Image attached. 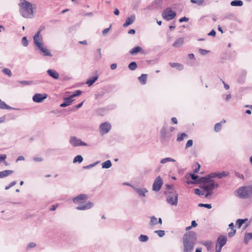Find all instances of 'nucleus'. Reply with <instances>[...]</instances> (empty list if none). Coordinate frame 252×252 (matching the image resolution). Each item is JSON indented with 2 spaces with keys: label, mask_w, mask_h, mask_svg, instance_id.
<instances>
[{
  "label": "nucleus",
  "mask_w": 252,
  "mask_h": 252,
  "mask_svg": "<svg viewBox=\"0 0 252 252\" xmlns=\"http://www.w3.org/2000/svg\"><path fill=\"white\" fill-rule=\"evenodd\" d=\"M18 5L19 13L22 17L25 18H32L33 17V8L31 2L26 0H20Z\"/></svg>",
  "instance_id": "nucleus-1"
},
{
  "label": "nucleus",
  "mask_w": 252,
  "mask_h": 252,
  "mask_svg": "<svg viewBox=\"0 0 252 252\" xmlns=\"http://www.w3.org/2000/svg\"><path fill=\"white\" fill-rule=\"evenodd\" d=\"M40 31H38L33 36V41L34 44L40 50V54L43 56L52 57L50 51L44 46V44L42 41V37L40 36Z\"/></svg>",
  "instance_id": "nucleus-2"
},
{
  "label": "nucleus",
  "mask_w": 252,
  "mask_h": 252,
  "mask_svg": "<svg viewBox=\"0 0 252 252\" xmlns=\"http://www.w3.org/2000/svg\"><path fill=\"white\" fill-rule=\"evenodd\" d=\"M234 192L235 195L241 199L249 198L252 194V185L241 187L235 190Z\"/></svg>",
  "instance_id": "nucleus-3"
},
{
  "label": "nucleus",
  "mask_w": 252,
  "mask_h": 252,
  "mask_svg": "<svg viewBox=\"0 0 252 252\" xmlns=\"http://www.w3.org/2000/svg\"><path fill=\"white\" fill-rule=\"evenodd\" d=\"M167 188L171 189V190L169 191L166 196L167 202L171 205L176 206L178 203V194L176 190L172 189L170 185H167Z\"/></svg>",
  "instance_id": "nucleus-4"
},
{
  "label": "nucleus",
  "mask_w": 252,
  "mask_h": 252,
  "mask_svg": "<svg viewBox=\"0 0 252 252\" xmlns=\"http://www.w3.org/2000/svg\"><path fill=\"white\" fill-rule=\"evenodd\" d=\"M219 187V185L216 183L214 180H211L209 183L206 184H203L200 188L206 192L205 195L206 198H209L212 194V191Z\"/></svg>",
  "instance_id": "nucleus-5"
},
{
  "label": "nucleus",
  "mask_w": 252,
  "mask_h": 252,
  "mask_svg": "<svg viewBox=\"0 0 252 252\" xmlns=\"http://www.w3.org/2000/svg\"><path fill=\"white\" fill-rule=\"evenodd\" d=\"M183 241L195 244L196 241V233L194 231H189L185 234L183 237Z\"/></svg>",
  "instance_id": "nucleus-6"
},
{
  "label": "nucleus",
  "mask_w": 252,
  "mask_h": 252,
  "mask_svg": "<svg viewBox=\"0 0 252 252\" xmlns=\"http://www.w3.org/2000/svg\"><path fill=\"white\" fill-rule=\"evenodd\" d=\"M160 136L161 141L162 142H166L169 141L172 137V134L170 132L167 131V126H163L160 131Z\"/></svg>",
  "instance_id": "nucleus-7"
},
{
  "label": "nucleus",
  "mask_w": 252,
  "mask_h": 252,
  "mask_svg": "<svg viewBox=\"0 0 252 252\" xmlns=\"http://www.w3.org/2000/svg\"><path fill=\"white\" fill-rule=\"evenodd\" d=\"M176 15V12L173 11L170 7H168L164 10L162 14V17L167 21L174 19Z\"/></svg>",
  "instance_id": "nucleus-8"
},
{
  "label": "nucleus",
  "mask_w": 252,
  "mask_h": 252,
  "mask_svg": "<svg viewBox=\"0 0 252 252\" xmlns=\"http://www.w3.org/2000/svg\"><path fill=\"white\" fill-rule=\"evenodd\" d=\"M69 142L73 147L87 145V143L83 142L80 139L77 138L75 136H71L70 138Z\"/></svg>",
  "instance_id": "nucleus-9"
},
{
  "label": "nucleus",
  "mask_w": 252,
  "mask_h": 252,
  "mask_svg": "<svg viewBox=\"0 0 252 252\" xmlns=\"http://www.w3.org/2000/svg\"><path fill=\"white\" fill-rule=\"evenodd\" d=\"M163 185V181L160 176L157 177L154 182L153 185V190L155 191H159L162 185Z\"/></svg>",
  "instance_id": "nucleus-10"
},
{
  "label": "nucleus",
  "mask_w": 252,
  "mask_h": 252,
  "mask_svg": "<svg viewBox=\"0 0 252 252\" xmlns=\"http://www.w3.org/2000/svg\"><path fill=\"white\" fill-rule=\"evenodd\" d=\"M227 242V237L224 235H220L217 239L216 247L222 249L223 246H224Z\"/></svg>",
  "instance_id": "nucleus-11"
},
{
  "label": "nucleus",
  "mask_w": 252,
  "mask_h": 252,
  "mask_svg": "<svg viewBox=\"0 0 252 252\" xmlns=\"http://www.w3.org/2000/svg\"><path fill=\"white\" fill-rule=\"evenodd\" d=\"M111 128V126L109 123H103L99 126L100 132L102 134H106L109 131Z\"/></svg>",
  "instance_id": "nucleus-12"
},
{
  "label": "nucleus",
  "mask_w": 252,
  "mask_h": 252,
  "mask_svg": "<svg viewBox=\"0 0 252 252\" xmlns=\"http://www.w3.org/2000/svg\"><path fill=\"white\" fill-rule=\"evenodd\" d=\"M47 95L45 94H36L32 97L34 102L40 103L46 98Z\"/></svg>",
  "instance_id": "nucleus-13"
},
{
  "label": "nucleus",
  "mask_w": 252,
  "mask_h": 252,
  "mask_svg": "<svg viewBox=\"0 0 252 252\" xmlns=\"http://www.w3.org/2000/svg\"><path fill=\"white\" fill-rule=\"evenodd\" d=\"M213 178V174H210L208 175L207 176H206L205 177H202L200 178L197 182L198 183H203V184H208V183H209L210 181L212 180L211 179Z\"/></svg>",
  "instance_id": "nucleus-14"
},
{
  "label": "nucleus",
  "mask_w": 252,
  "mask_h": 252,
  "mask_svg": "<svg viewBox=\"0 0 252 252\" xmlns=\"http://www.w3.org/2000/svg\"><path fill=\"white\" fill-rule=\"evenodd\" d=\"M93 206V203L88 201L85 204L81 203L76 207V209L78 210H86L91 209Z\"/></svg>",
  "instance_id": "nucleus-15"
},
{
  "label": "nucleus",
  "mask_w": 252,
  "mask_h": 252,
  "mask_svg": "<svg viewBox=\"0 0 252 252\" xmlns=\"http://www.w3.org/2000/svg\"><path fill=\"white\" fill-rule=\"evenodd\" d=\"M131 188L140 197H145V193L148 192L145 188H137L134 186H131Z\"/></svg>",
  "instance_id": "nucleus-16"
},
{
  "label": "nucleus",
  "mask_w": 252,
  "mask_h": 252,
  "mask_svg": "<svg viewBox=\"0 0 252 252\" xmlns=\"http://www.w3.org/2000/svg\"><path fill=\"white\" fill-rule=\"evenodd\" d=\"M63 100V102L60 104V107H65L70 105L72 104L73 99H72V98L69 96V97H64Z\"/></svg>",
  "instance_id": "nucleus-17"
},
{
  "label": "nucleus",
  "mask_w": 252,
  "mask_h": 252,
  "mask_svg": "<svg viewBox=\"0 0 252 252\" xmlns=\"http://www.w3.org/2000/svg\"><path fill=\"white\" fill-rule=\"evenodd\" d=\"M184 252H192L194 244L183 241Z\"/></svg>",
  "instance_id": "nucleus-18"
},
{
  "label": "nucleus",
  "mask_w": 252,
  "mask_h": 252,
  "mask_svg": "<svg viewBox=\"0 0 252 252\" xmlns=\"http://www.w3.org/2000/svg\"><path fill=\"white\" fill-rule=\"evenodd\" d=\"M87 199V196L85 194H81L74 197L72 199L74 203H78L80 201Z\"/></svg>",
  "instance_id": "nucleus-19"
},
{
  "label": "nucleus",
  "mask_w": 252,
  "mask_h": 252,
  "mask_svg": "<svg viewBox=\"0 0 252 252\" xmlns=\"http://www.w3.org/2000/svg\"><path fill=\"white\" fill-rule=\"evenodd\" d=\"M47 73L48 75L55 79H58L59 78V74L54 69H49L47 70Z\"/></svg>",
  "instance_id": "nucleus-20"
},
{
  "label": "nucleus",
  "mask_w": 252,
  "mask_h": 252,
  "mask_svg": "<svg viewBox=\"0 0 252 252\" xmlns=\"http://www.w3.org/2000/svg\"><path fill=\"white\" fill-rule=\"evenodd\" d=\"M135 20V16L133 14L130 16V17H128L125 23L124 24L123 26L124 27H126L129 25L132 24Z\"/></svg>",
  "instance_id": "nucleus-21"
},
{
  "label": "nucleus",
  "mask_w": 252,
  "mask_h": 252,
  "mask_svg": "<svg viewBox=\"0 0 252 252\" xmlns=\"http://www.w3.org/2000/svg\"><path fill=\"white\" fill-rule=\"evenodd\" d=\"M139 52L144 53V52L141 47L138 46L134 47L129 52V53L132 55H136Z\"/></svg>",
  "instance_id": "nucleus-22"
},
{
  "label": "nucleus",
  "mask_w": 252,
  "mask_h": 252,
  "mask_svg": "<svg viewBox=\"0 0 252 252\" xmlns=\"http://www.w3.org/2000/svg\"><path fill=\"white\" fill-rule=\"evenodd\" d=\"M247 75V71L243 70L241 71L240 75L238 78L237 81L240 83H243L245 81Z\"/></svg>",
  "instance_id": "nucleus-23"
},
{
  "label": "nucleus",
  "mask_w": 252,
  "mask_h": 252,
  "mask_svg": "<svg viewBox=\"0 0 252 252\" xmlns=\"http://www.w3.org/2000/svg\"><path fill=\"white\" fill-rule=\"evenodd\" d=\"M98 76L96 73H95V75L93 77L89 78L86 84L88 85V86H92L98 79Z\"/></svg>",
  "instance_id": "nucleus-24"
},
{
  "label": "nucleus",
  "mask_w": 252,
  "mask_h": 252,
  "mask_svg": "<svg viewBox=\"0 0 252 252\" xmlns=\"http://www.w3.org/2000/svg\"><path fill=\"white\" fill-rule=\"evenodd\" d=\"M184 38L180 37L177 39L175 42L173 44V46L175 47H181L184 43Z\"/></svg>",
  "instance_id": "nucleus-25"
},
{
  "label": "nucleus",
  "mask_w": 252,
  "mask_h": 252,
  "mask_svg": "<svg viewBox=\"0 0 252 252\" xmlns=\"http://www.w3.org/2000/svg\"><path fill=\"white\" fill-rule=\"evenodd\" d=\"M200 243L205 246L207 251H210L212 247L213 242L212 241H202Z\"/></svg>",
  "instance_id": "nucleus-26"
},
{
  "label": "nucleus",
  "mask_w": 252,
  "mask_h": 252,
  "mask_svg": "<svg viewBox=\"0 0 252 252\" xmlns=\"http://www.w3.org/2000/svg\"><path fill=\"white\" fill-rule=\"evenodd\" d=\"M11 170H5L0 172V178H3L13 173Z\"/></svg>",
  "instance_id": "nucleus-27"
},
{
  "label": "nucleus",
  "mask_w": 252,
  "mask_h": 252,
  "mask_svg": "<svg viewBox=\"0 0 252 252\" xmlns=\"http://www.w3.org/2000/svg\"><path fill=\"white\" fill-rule=\"evenodd\" d=\"M0 109H7V110H12V109H16L15 108H12L9 105H7L4 101H2L0 99Z\"/></svg>",
  "instance_id": "nucleus-28"
},
{
  "label": "nucleus",
  "mask_w": 252,
  "mask_h": 252,
  "mask_svg": "<svg viewBox=\"0 0 252 252\" xmlns=\"http://www.w3.org/2000/svg\"><path fill=\"white\" fill-rule=\"evenodd\" d=\"M169 65L171 67H176L179 70H182L184 68L183 65L179 63H169Z\"/></svg>",
  "instance_id": "nucleus-29"
},
{
  "label": "nucleus",
  "mask_w": 252,
  "mask_h": 252,
  "mask_svg": "<svg viewBox=\"0 0 252 252\" xmlns=\"http://www.w3.org/2000/svg\"><path fill=\"white\" fill-rule=\"evenodd\" d=\"M138 80L140 83L142 85H145L146 83L147 75L146 74H142L138 77Z\"/></svg>",
  "instance_id": "nucleus-30"
},
{
  "label": "nucleus",
  "mask_w": 252,
  "mask_h": 252,
  "mask_svg": "<svg viewBox=\"0 0 252 252\" xmlns=\"http://www.w3.org/2000/svg\"><path fill=\"white\" fill-rule=\"evenodd\" d=\"M230 4L233 6H241L243 4V2L241 0H234L231 2Z\"/></svg>",
  "instance_id": "nucleus-31"
},
{
  "label": "nucleus",
  "mask_w": 252,
  "mask_h": 252,
  "mask_svg": "<svg viewBox=\"0 0 252 252\" xmlns=\"http://www.w3.org/2000/svg\"><path fill=\"white\" fill-rule=\"evenodd\" d=\"M188 138V135L185 133H182L181 134H178L177 136V141L180 142L183 141L185 138Z\"/></svg>",
  "instance_id": "nucleus-32"
},
{
  "label": "nucleus",
  "mask_w": 252,
  "mask_h": 252,
  "mask_svg": "<svg viewBox=\"0 0 252 252\" xmlns=\"http://www.w3.org/2000/svg\"><path fill=\"white\" fill-rule=\"evenodd\" d=\"M212 174L213 178L218 177L219 179H221L222 177H226L227 175V174L225 172H222L220 173H214Z\"/></svg>",
  "instance_id": "nucleus-33"
},
{
  "label": "nucleus",
  "mask_w": 252,
  "mask_h": 252,
  "mask_svg": "<svg viewBox=\"0 0 252 252\" xmlns=\"http://www.w3.org/2000/svg\"><path fill=\"white\" fill-rule=\"evenodd\" d=\"M112 166L111 162L110 160H107L102 163V167L103 168H109Z\"/></svg>",
  "instance_id": "nucleus-34"
},
{
  "label": "nucleus",
  "mask_w": 252,
  "mask_h": 252,
  "mask_svg": "<svg viewBox=\"0 0 252 252\" xmlns=\"http://www.w3.org/2000/svg\"><path fill=\"white\" fill-rule=\"evenodd\" d=\"M247 220V219H238L236 221V226L239 228H240L242 226V224L244 222H245Z\"/></svg>",
  "instance_id": "nucleus-35"
},
{
  "label": "nucleus",
  "mask_w": 252,
  "mask_h": 252,
  "mask_svg": "<svg viewBox=\"0 0 252 252\" xmlns=\"http://www.w3.org/2000/svg\"><path fill=\"white\" fill-rule=\"evenodd\" d=\"M175 160L172 158H162L160 162L161 163V164H164L167 162H175Z\"/></svg>",
  "instance_id": "nucleus-36"
},
{
  "label": "nucleus",
  "mask_w": 252,
  "mask_h": 252,
  "mask_svg": "<svg viewBox=\"0 0 252 252\" xmlns=\"http://www.w3.org/2000/svg\"><path fill=\"white\" fill-rule=\"evenodd\" d=\"M138 240L141 242H146L149 240V237L147 235L141 234L138 237Z\"/></svg>",
  "instance_id": "nucleus-37"
},
{
  "label": "nucleus",
  "mask_w": 252,
  "mask_h": 252,
  "mask_svg": "<svg viewBox=\"0 0 252 252\" xmlns=\"http://www.w3.org/2000/svg\"><path fill=\"white\" fill-rule=\"evenodd\" d=\"M137 65L136 62H132L128 64V68L130 70H134L136 69Z\"/></svg>",
  "instance_id": "nucleus-38"
},
{
  "label": "nucleus",
  "mask_w": 252,
  "mask_h": 252,
  "mask_svg": "<svg viewBox=\"0 0 252 252\" xmlns=\"http://www.w3.org/2000/svg\"><path fill=\"white\" fill-rule=\"evenodd\" d=\"M252 238V236L249 233H246L244 241V243L247 244L251 239Z\"/></svg>",
  "instance_id": "nucleus-39"
},
{
  "label": "nucleus",
  "mask_w": 252,
  "mask_h": 252,
  "mask_svg": "<svg viewBox=\"0 0 252 252\" xmlns=\"http://www.w3.org/2000/svg\"><path fill=\"white\" fill-rule=\"evenodd\" d=\"M83 160V157L81 155H78L76 156L73 159V163H75L78 162L79 163H81Z\"/></svg>",
  "instance_id": "nucleus-40"
},
{
  "label": "nucleus",
  "mask_w": 252,
  "mask_h": 252,
  "mask_svg": "<svg viewBox=\"0 0 252 252\" xmlns=\"http://www.w3.org/2000/svg\"><path fill=\"white\" fill-rule=\"evenodd\" d=\"M157 218H156L155 216L151 217L149 224L150 225H154L157 224Z\"/></svg>",
  "instance_id": "nucleus-41"
},
{
  "label": "nucleus",
  "mask_w": 252,
  "mask_h": 252,
  "mask_svg": "<svg viewBox=\"0 0 252 252\" xmlns=\"http://www.w3.org/2000/svg\"><path fill=\"white\" fill-rule=\"evenodd\" d=\"M2 72L4 74L7 75L9 77H11L12 75L11 70L7 68H5L3 69L2 70Z\"/></svg>",
  "instance_id": "nucleus-42"
},
{
  "label": "nucleus",
  "mask_w": 252,
  "mask_h": 252,
  "mask_svg": "<svg viewBox=\"0 0 252 252\" xmlns=\"http://www.w3.org/2000/svg\"><path fill=\"white\" fill-rule=\"evenodd\" d=\"M221 124L220 123H218L215 124V127H214V130L216 132H219L220 130L221 129Z\"/></svg>",
  "instance_id": "nucleus-43"
},
{
  "label": "nucleus",
  "mask_w": 252,
  "mask_h": 252,
  "mask_svg": "<svg viewBox=\"0 0 252 252\" xmlns=\"http://www.w3.org/2000/svg\"><path fill=\"white\" fill-rule=\"evenodd\" d=\"M190 2L192 3H196L198 5H201L203 4L204 0H190Z\"/></svg>",
  "instance_id": "nucleus-44"
},
{
  "label": "nucleus",
  "mask_w": 252,
  "mask_h": 252,
  "mask_svg": "<svg viewBox=\"0 0 252 252\" xmlns=\"http://www.w3.org/2000/svg\"><path fill=\"white\" fill-rule=\"evenodd\" d=\"M82 93V91L81 90H76L75 92L70 95L71 97L73 98L75 96H77L81 94Z\"/></svg>",
  "instance_id": "nucleus-45"
},
{
  "label": "nucleus",
  "mask_w": 252,
  "mask_h": 252,
  "mask_svg": "<svg viewBox=\"0 0 252 252\" xmlns=\"http://www.w3.org/2000/svg\"><path fill=\"white\" fill-rule=\"evenodd\" d=\"M18 82L20 84L25 86L29 85L32 83V81H19Z\"/></svg>",
  "instance_id": "nucleus-46"
},
{
  "label": "nucleus",
  "mask_w": 252,
  "mask_h": 252,
  "mask_svg": "<svg viewBox=\"0 0 252 252\" xmlns=\"http://www.w3.org/2000/svg\"><path fill=\"white\" fill-rule=\"evenodd\" d=\"M198 207H205L208 209H211L212 208V205L211 204H203V203H199L198 205Z\"/></svg>",
  "instance_id": "nucleus-47"
},
{
  "label": "nucleus",
  "mask_w": 252,
  "mask_h": 252,
  "mask_svg": "<svg viewBox=\"0 0 252 252\" xmlns=\"http://www.w3.org/2000/svg\"><path fill=\"white\" fill-rule=\"evenodd\" d=\"M22 45L25 47H26L28 45L29 42L26 36H24L22 37Z\"/></svg>",
  "instance_id": "nucleus-48"
},
{
  "label": "nucleus",
  "mask_w": 252,
  "mask_h": 252,
  "mask_svg": "<svg viewBox=\"0 0 252 252\" xmlns=\"http://www.w3.org/2000/svg\"><path fill=\"white\" fill-rule=\"evenodd\" d=\"M155 233H157L160 237H162L165 235L164 231L161 230H156L155 231Z\"/></svg>",
  "instance_id": "nucleus-49"
},
{
  "label": "nucleus",
  "mask_w": 252,
  "mask_h": 252,
  "mask_svg": "<svg viewBox=\"0 0 252 252\" xmlns=\"http://www.w3.org/2000/svg\"><path fill=\"white\" fill-rule=\"evenodd\" d=\"M236 233V230L234 228H231L230 231L228 233L229 237L231 238L234 236Z\"/></svg>",
  "instance_id": "nucleus-50"
},
{
  "label": "nucleus",
  "mask_w": 252,
  "mask_h": 252,
  "mask_svg": "<svg viewBox=\"0 0 252 252\" xmlns=\"http://www.w3.org/2000/svg\"><path fill=\"white\" fill-rule=\"evenodd\" d=\"M83 104V101L81 102L80 103L78 104L77 105H75L72 107L71 109H70V111H75L80 108H81L82 106V105Z\"/></svg>",
  "instance_id": "nucleus-51"
},
{
  "label": "nucleus",
  "mask_w": 252,
  "mask_h": 252,
  "mask_svg": "<svg viewBox=\"0 0 252 252\" xmlns=\"http://www.w3.org/2000/svg\"><path fill=\"white\" fill-rule=\"evenodd\" d=\"M97 163H98V162H96L95 163H92L89 165L85 166L83 167V168L85 169H88L91 168L93 167L95 165H96Z\"/></svg>",
  "instance_id": "nucleus-52"
},
{
  "label": "nucleus",
  "mask_w": 252,
  "mask_h": 252,
  "mask_svg": "<svg viewBox=\"0 0 252 252\" xmlns=\"http://www.w3.org/2000/svg\"><path fill=\"white\" fill-rule=\"evenodd\" d=\"M198 51H199V52L200 53V54L203 56L206 55L209 52V51H208V50H206L205 49H201V48L199 49Z\"/></svg>",
  "instance_id": "nucleus-53"
},
{
  "label": "nucleus",
  "mask_w": 252,
  "mask_h": 252,
  "mask_svg": "<svg viewBox=\"0 0 252 252\" xmlns=\"http://www.w3.org/2000/svg\"><path fill=\"white\" fill-rule=\"evenodd\" d=\"M194 193L195 194L198 195H203L204 194V191H201V190L198 189H194Z\"/></svg>",
  "instance_id": "nucleus-54"
},
{
  "label": "nucleus",
  "mask_w": 252,
  "mask_h": 252,
  "mask_svg": "<svg viewBox=\"0 0 252 252\" xmlns=\"http://www.w3.org/2000/svg\"><path fill=\"white\" fill-rule=\"evenodd\" d=\"M16 183H17V182L16 181H14L12 182L11 183H10L9 184V185L8 186L5 187V189L6 190L8 189L11 187H12L14 186V185H15L16 184Z\"/></svg>",
  "instance_id": "nucleus-55"
},
{
  "label": "nucleus",
  "mask_w": 252,
  "mask_h": 252,
  "mask_svg": "<svg viewBox=\"0 0 252 252\" xmlns=\"http://www.w3.org/2000/svg\"><path fill=\"white\" fill-rule=\"evenodd\" d=\"M193 144V141L192 140H189L186 144V149L191 147Z\"/></svg>",
  "instance_id": "nucleus-56"
},
{
  "label": "nucleus",
  "mask_w": 252,
  "mask_h": 252,
  "mask_svg": "<svg viewBox=\"0 0 252 252\" xmlns=\"http://www.w3.org/2000/svg\"><path fill=\"white\" fill-rule=\"evenodd\" d=\"M235 175L236 177H237L239 178L242 179V180H244V176L242 174L238 172H235Z\"/></svg>",
  "instance_id": "nucleus-57"
},
{
  "label": "nucleus",
  "mask_w": 252,
  "mask_h": 252,
  "mask_svg": "<svg viewBox=\"0 0 252 252\" xmlns=\"http://www.w3.org/2000/svg\"><path fill=\"white\" fill-rule=\"evenodd\" d=\"M36 244L34 243L31 242L27 245V249H29L30 248H34Z\"/></svg>",
  "instance_id": "nucleus-58"
},
{
  "label": "nucleus",
  "mask_w": 252,
  "mask_h": 252,
  "mask_svg": "<svg viewBox=\"0 0 252 252\" xmlns=\"http://www.w3.org/2000/svg\"><path fill=\"white\" fill-rule=\"evenodd\" d=\"M6 158V155L5 154H1L0 155V163L2 161L5 160Z\"/></svg>",
  "instance_id": "nucleus-59"
},
{
  "label": "nucleus",
  "mask_w": 252,
  "mask_h": 252,
  "mask_svg": "<svg viewBox=\"0 0 252 252\" xmlns=\"http://www.w3.org/2000/svg\"><path fill=\"white\" fill-rule=\"evenodd\" d=\"M189 20V19L188 18L184 17L180 18L179 21L180 23H182L183 22H188Z\"/></svg>",
  "instance_id": "nucleus-60"
},
{
  "label": "nucleus",
  "mask_w": 252,
  "mask_h": 252,
  "mask_svg": "<svg viewBox=\"0 0 252 252\" xmlns=\"http://www.w3.org/2000/svg\"><path fill=\"white\" fill-rule=\"evenodd\" d=\"M196 164L197 165V166L193 170L194 173H197L199 171L200 168V165L198 162H196Z\"/></svg>",
  "instance_id": "nucleus-61"
},
{
  "label": "nucleus",
  "mask_w": 252,
  "mask_h": 252,
  "mask_svg": "<svg viewBox=\"0 0 252 252\" xmlns=\"http://www.w3.org/2000/svg\"><path fill=\"white\" fill-rule=\"evenodd\" d=\"M220 81L222 82V84H223L224 88H225L226 90H229V88H230L228 84H226V83H225L223 81V80H222V79H220Z\"/></svg>",
  "instance_id": "nucleus-62"
},
{
  "label": "nucleus",
  "mask_w": 252,
  "mask_h": 252,
  "mask_svg": "<svg viewBox=\"0 0 252 252\" xmlns=\"http://www.w3.org/2000/svg\"><path fill=\"white\" fill-rule=\"evenodd\" d=\"M190 177L191 179L193 181H195L198 178V176L194 174H191Z\"/></svg>",
  "instance_id": "nucleus-63"
},
{
  "label": "nucleus",
  "mask_w": 252,
  "mask_h": 252,
  "mask_svg": "<svg viewBox=\"0 0 252 252\" xmlns=\"http://www.w3.org/2000/svg\"><path fill=\"white\" fill-rule=\"evenodd\" d=\"M216 32L214 30H212L209 33H208V35L209 36H215L216 35Z\"/></svg>",
  "instance_id": "nucleus-64"
}]
</instances>
